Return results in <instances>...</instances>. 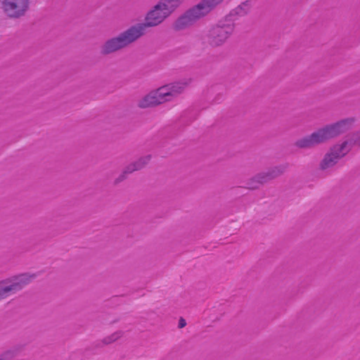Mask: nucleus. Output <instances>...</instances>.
<instances>
[{
    "label": "nucleus",
    "instance_id": "12",
    "mask_svg": "<svg viewBox=\"0 0 360 360\" xmlns=\"http://www.w3.org/2000/svg\"><path fill=\"white\" fill-rule=\"evenodd\" d=\"M149 161L150 156H146L144 158H141L135 162L129 165L125 169V170L123 172V174L116 180V183L122 181L126 177L127 174H129L135 171L141 169L149 162Z\"/></svg>",
    "mask_w": 360,
    "mask_h": 360
},
{
    "label": "nucleus",
    "instance_id": "14",
    "mask_svg": "<svg viewBox=\"0 0 360 360\" xmlns=\"http://www.w3.org/2000/svg\"><path fill=\"white\" fill-rule=\"evenodd\" d=\"M339 159L335 156L331 152H328L324 156L320 163V168L322 170H327L333 167L338 162Z\"/></svg>",
    "mask_w": 360,
    "mask_h": 360
},
{
    "label": "nucleus",
    "instance_id": "7",
    "mask_svg": "<svg viewBox=\"0 0 360 360\" xmlns=\"http://www.w3.org/2000/svg\"><path fill=\"white\" fill-rule=\"evenodd\" d=\"M356 117H347L326 124L311 135H338L350 131L356 123Z\"/></svg>",
    "mask_w": 360,
    "mask_h": 360
},
{
    "label": "nucleus",
    "instance_id": "9",
    "mask_svg": "<svg viewBox=\"0 0 360 360\" xmlns=\"http://www.w3.org/2000/svg\"><path fill=\"white\" fill-rule=\"evenodd\" d=\"M284 169L285 168L283 167H275L271 170V172L266 174L265 175L258 176L252 179V184L249 185L248 188L250 189L257 188L259 184L282 174L284 172Z\"/></svg>",
    "mask_w": 360,
    "mask_h": 360
},
{
    "label": "nucleus",
    "instance_id": "17",
    "mask_svg": "<svg viewBox=\"0 0 360 360\" xmlns=\"http://www.w3.org/2000/svg\"><path fill=\"white\" fill-rule=\"evenodd\" d=\"M348 140H352V147L356 146L360 147V136H349Z\"/></svg>",
    "mask_w": 360,
    "mask_h": 360
},
{
    "label": "nucleus",
    "instance_id": "18",
    "mask_svg": "<svg viewBox=\"0 0 360 360\" xmlns=\"http://www.w3.org/2000/svg\"><path fill=\"white\" fill-rule=\"evenodd\" d=\"M186 325V322L185 319H184L183 318H181L179 319V327L180 328H182L185 327Z\"/></svg>",
    "mask_w": 360,
    "mask_h": 360
},
{
    "label": "nucleus",
    "instance_id": "16",
    "mask_svg": "<svg viewBox=\"0 0 360 360\" xmlns=\"http://www.w3.org/2000/svg\"><path fill=\"white\" fill-rule=\"evenodd\" d=\"M122 331H117L114 333H112L111 335L106 337L104 338L103 342L105 344H110L116 340H119L122 336Z\"/></svg>",
    "mask_w": 360,
    "mask_h": 360
},
{
    "label": "nucleus",
    "instance_id": "1",
    "mask_svg": "<svg viewBox=\"0 0 360 360\" xmlns=\"http://www.w3.org/2000/svg\"><path fill=\"white\" fill-rule=\"evenodd\" d=\"M190 82V79H184L160 86L141 97L137 106L144 109L172 101L184 93Z\"/></svg>",
    "mask_w": 360,
    "mask_h": 360
},
{
    "label": "nucleus",
    "instance_id": "15",
    "mask_svg": "<svg viewBox=\"0 0 360 360\" xmlns=\"http://www.w3.org/2000/svg\"><path fill=\"white\" fill-rule=\"evenodd\" d=\"M185 0H159V2L172 15Z\"/></svg>",
    "mask_w": 360,
    "mask_h": 360
},
{
    "label": "nucleus",
    "instance_id": "8",
    "mask_svg": "<svg viewBox=\"0 0 360 360\" xmlns=\"http://www.w3.org/2000/svg\"><path fill=\"white\" fill-rule=\"evenodd\" d=\"M29 8V0H3L2 9L5 14L12 18L25 15Z\"/></svg>",
    "mask_w": 360,
    "mask_h": 360
},
{
    "label": "nucleus",
    "instance_id": "11",
    "mask_svg": "<svg viewBox=\"0 0 360 360\" xmlns=\"http://www.w3.org/2000/svg\"><path fill=\"white\" fill-rule=\"evenodd\" d=\"M352 148V140L345 139L335 144L331 148L330 152H331L339 160L345 157Z\"/></svg>",
    "mask_w": 360,
    "mask_h": 360
},
{
    "label": "nucleus",
    "instance_id": "4",
    "mask_svg": "<svg viewBox=\"0 0 360 360\" xmlns=\"http://www.w3.org/2000/svg\"><path fill=\"white\" fill-rule=\"evenodd\" d=\"M234 30V23L219 22L208 29L205 35L207 43L212 48L221 47L227 42Z\"/></svg>",
    "mask_w": 360,
    "mask_h": 360
},
{
    "label": "nucleus",
    "instance_id": "6",
    "mask_svg": "<svg viewBox=\"0 0 360 360\" xmlns=\"http://www.w3.org/2000/svg\"><path fill=\"white\" fill-rule=\"evenodd\" d=\"M32 278L33 276L25 274L0 281V300L22 289Z\"/></svg>",
    "mask_w": 360,
    "mask_h": 360
},
{
    "label": "nucleus",
    "instance_id": "13",
    "mask_svg": "<svg viewBox=\"0 0 360 360\" xmlns=\"http://www.w3.org/2000/svg\"><path fill=\"white\" fill-rule=\"evenodd\" d=\"M251 9V5L250 2L247 1L239 6H238L236 8L233 9L230 13L229 16L234 18V17H242L246 15Z\"/></svg>",
    "mask_w": 360,
    "mask_h": 360
},
{
    "label": "nucleus",
    "instance_id": "2",
    "mask_svg": "<svg viewBox=\"0 0 360 360\" xmlns=\"http://www.w3.org/2000/svg\"><path fill=\"white\" fill-rule=\"evenodd\" d=\"M224 0H201L196 5L186 10L174 22L172 27L176 31H183L192 27L198 20L207 15Z\"/></svg>",
    "mask_w": 360,
    "mask_h": 360
},
{
    "label": "nucleus",
    "instance_id": "5",
    "mask_svg": "<svg viewBox=\"0 0 360 360\" xmlns=\"http://www.w3.org/2000/svg\"><path fill=\"white\" fill-rule=\"evenodd\" d=\"M171 14L158 1L146 13L145 22L134 25V27L139 31V34L142 37L147 27H153L162 23Z\"/></svg>",
    "mask_w": 360,
    "mask_h": 360
},
{
    "label": "nucleus",
    "instance_id": "10",
    "mask_svg": "<svg viewBox=\"0 0 360 360\" xmlns=\"http://www.w3.org/2000/svg\"><path fill=\"white\" fill-rule=\"evenodd\" d=\"M327 136H302L295 145L300 148H309L326 141Z\"/></svg>",
    "mask_w": 360,
    "mask_h": 360
},
{
    "label": "nucleus",
    "instance_id": "3",
    "mask_svg": "<svg viewBox=\"0 0 360 360\" xmlns=\"http://www.w3.org/2000/svg\"><path fill=\"white\" fill-rule=\"evenodd\" d=\"M139 32L133 25L119 34L108 39L100 47L101 53L108 56L128 47L141 37Z\"/></svg>",
    "mask_w": 360,
    "mask_h": 360
}]
</instances>
